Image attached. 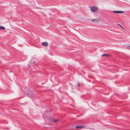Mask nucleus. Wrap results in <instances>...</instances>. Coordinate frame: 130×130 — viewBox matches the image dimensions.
I'll return each instance as SVG.
<instances>
[{
  "label": "nucleus",
  "instance_id": "f257e3e1",
  "mask_svg": "<svg viewBox=\"0 0 130 130\" xmlns=\"http://www.w3.org/2000/svg\"><path fill=\"white\" fill-rule=\"evenodd\" d=\"M90 8L91 11L93 12H96L98 10V8L95 6L90 7Z\"/></svg>",
  "mask_w": 130,
  "mask_h": 130
},
{
  "label": "nucleus",
  "instance_id": "f03ea898",
  "mask_svg": "<svg viewBox=\"0 0 130 130\" xmlns=\"http://www.w3.org/2000/svg\"><path fill=\"white\" fill-rule=\"evenodd\" d=\"M29 63H30L31 65H32L33 66H34L36 64L35 61H32V60L30 61V62H29Z\"/></svg>",
  "mask_w": 130,
  "mask_h": 130
},
{
  "label": "nucleus",
  "instance_id": "7ed1b4c3",
  "mask_svg": "<svg viewBox=\"0 0 130 130\" xmlns=\"http://www.w3.org/2000/svg\"><path fill=\"white\" fill-rule=\"evenodd\" d=\"M112 12L113 13H116L119 14L123 13L124 12L123 11H113Z\"/></svg>",
  "mask_w": 130,
  "mask_h": 130
},
{
  "label": "nucleus",
  "instance_id": "20e7f679",
  "mask_svg": "<svg viewBox=\"0 0 130 130\" xmlns=\"http://www.w3.org/2000/svg\"><path fill=\"white\" fill-rule=\"evenodd\" d=\"M85 127V126L82 125H78L75 127V128L77 129H82Z\"/></svg>",
  "mask_w": 130,
  "mask_h": 130
},
{
  "label": "nucleus",
  "instance_id": "39448f33",
  "mask_svg": "<svg viewBox=\"0 0 130 130\" xmlns=\"http://www.w3.org/2000/svg\"><path fill=\"white\" fill-rule=\"evenodd\" d=\"M92 21L94 23H97L100 21L98 19H93L92 20Z\"/></svg>",
  "mask_w": 130,
  "mask_h": 130
},
{
  "label": "nucleus",
  "instance_id": "423d86ee",
  "mask_svg": "<svg viewBox=\"0 0 130 130\" xmlns=\"http://www.w3.org/2000/svg\"><path fill=\"white\" fill-rule=\"evenodd\" d=\"M42 44L45 46H47L48 45V43L47 42H43L42 43Z\"/></svg>",
  "mask_w": 130,
  "mask_h": 130
},
{
  "label": "nucleus",
  "instance_id": "0eeeda50",
  "mask_svg": "<svg viewBox=\"0 0 130 130\" xmlns=\"http://www.w3.org/2000/svg\"><path fill=\"white\" fill-rule=\"evenodd\" d=\"M101 56L102 57H104V56H109L110 55H109L108 54H103Z\"/></svg>",
  "mask_w": 130,
  "mask_h": 130
},
{
  "label": "nucleus",
  "instance_id": "6e6552de",
  "mask_svg": "<svg viewBox=\"0 0 130 130\" xmlns=\"http://www.w3.org/2000/svg\"><path fill=\"white\" fill-rule=\"evenodd\" d=\"M4 30L5 29V28L4 27L2 26H0V30Z\"/></svg>",
  "mask_w": 130,
  "mask_h": 130
},
{
  "label": "nucleus",
  "instance_id": "1a4fd4ad",
  "mask_svg": "<svg viewBox=\"0 0 130 130\" xmlns=\"http://www.w3.org/2000/svg\"><path fill=\"white\" fill-rule=\"evenodd\" d=\"M59 121V120L57 119L56 120H53V121L54 122H58Z\"/></svg>",
  "mask_w": 130,
  "mask_h": 130
},
{
  "label": "nucleus",
  "instance_id": "9d476101",
  "mask_svg": "<svg viewBox=\"0 0 130 130\" xmlns=\"http://www.w3.org/2000/svg\"><path fill=\"white\" fill-rule=\"evenodd\" d=\"M80 85V84L79 83H77V86H79Z\"/></svg>",
  "mask_w": 130,
  "mask_h": 130
},
{
  "label": "nucleus",
  "instance_id": "9b49d317",
  "mask_svg": "<svg viewBox=\"0 0 130 130\" xmlns=\"http://www.w3.org/2000/svg\"><path fill=\"white\" fill-rule=\"evenodd\" d=\"M45 113H48V111H47V110H45Z\"/></svg>",
  "mask_w": 130,
  "mask_h": 130
},
{
  "label": "nucleus",
  "instance_id": "f8f14e48",
  "mask_svg": "<svg viewBox=\"0 0 130 130\" xmlns=\"http://www.w3.org/2000/svg\"><path fill=\"white\" fill-rule=\"evenodd\" d=\"M120 27L121 28L123 29H124V27L122 25H121V26H120Z\"/></svg>",
  "mask_w": 130,
  "mask_h": 130
},
{
  "label": "nucleus",
  "instance_id": "ddd939ff",
  "mask_svg": "<svg viewBox=\"0 0 130 130\" xmlns=\"http://www.w3.org/2000/svg\"><path fill=\"white\" fill-rule=\"evenodd\" d=\"M30 95L31 96H32L33 95V94L32 93H30Z\"/></svg>",
  "mask_w": 130,
  "mask_h": 130
},
{
  "label": "nucleus",
  "instance_id": "4468645a",
  "mask_svg": "<svg viewBox=\"0 0 130 130\" xmlns=\"http://www.w3.org/2000/svg\"><path fill=\"white\" fill-rule=\"evenodd\" d=\"M117 24L118 25H119V26H121V25L120 24H118V23H117Z\"/></svg>",
  "mask_w": 130,
  "mask_h": 130
},
{
  "label": "nucleus",
  "instance_id": "2eb2a0df",
  "mask_svg": "<svg viewBox=\"0 0 130 130\" xmlns=\"http://www.w3.org/2000/svg\"><path fill=\"white\" fill-rule=\"evenodd\" d=\"M30 95V94H29L28 93H27V95L28 96L29 95Z\"/></svg>",
  "mask_w": 130,
  "mask_h": 130
},
{
  "label": "nucleus",
  "instance_id": "dca6fc26",
  "mask_svg": "<svg viewBox=\"0 0 130 130\" xmlns=\"http://www.w3.org/2000/svg\"><path fill=\"white\" fill-rule=\"evenodd\" d=\"M128 49H130V46H128Z\"/></svg>",
  "mask_w": 130,
  "mask_h": 130
},
{
  "label": "nucleus",
  "instance_id": "f3484780",
  "mask_svg": "<svg viewBox=\"0 0 130 130\" xmlns=\"http://www.w3.org/2000/svg\"><path fill=\"white\" fill-rule=\"evenodd\" d=\"M28 66H29V67H30V65H29V64H28Z\"/></svg>",
  "mask_w": 130,
  "mask_h": 130
},
{
  "label": "nucleus",
  "instance_id": "a211bd4d",
  "mask_svg": "<svg viewBox=\"0 0 130 130\" xmlns=\"http://www.w3.org/2000/svg\"><path fill=\"white\" fill-rule=\"evenodd\" d=\"M10 72H11V71H10Z\"/></svg>",
  "mask_w": 130,
  "mask_h": 130
}]
</instances>
